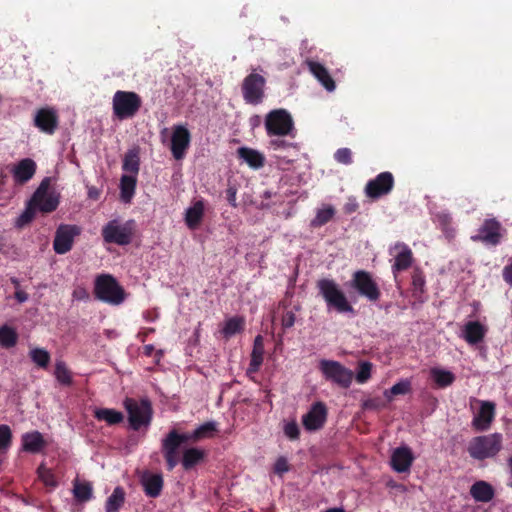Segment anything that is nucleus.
Masks as SVG:
<instances>
[{
	"instance_id": "nucleus-19",
	"label": "nucleus",
	"mask_w": 512,
	"mask_h": 512,
	"mask_svg": "<svg viewBox=\"0 0 512 512\" xmlns=\"http://www.w3.org/2000/svg\"><path fill=\"white\" fill-rule=\"evenodd\" d=\"M36 169V162L31 158L20 160L11 171L14 182L18 185L27 183L35 175Z\"/></svg>"
},
{
	"instance_id": "nucleus-54",
	"label": "nucleus",
	"mask_w": 512,
	"mask_h": 512,
	"mask_svg": "<svg viewBox=\"0 0 512 512\" xmlns=\"http://www.w3.org/2000/svg\"><path fill=\"white\" fill-rule=\"evenodd\" d=\"M295 313L293 311H287L282 316L281 324L283 329L291 328L295 323Z\"/></svg>"
},
{
	"instance_id": "nucleus-13",
	"label": "nucleus",
	"mask_w": 512,
	"mask_h": 512,
	"mask_svg": "<svg viewBox=\"0 0 512 512\" xmlns=\"http://www.w3.org/2000/svg\"><path fill=\"white\" fill-rule=\"evenodd\" d=\"M33 124L40 132L53 135L59 126L58 113L52 107L40 108L34 115Z\"/></svg>"
},
{
	"instance_id": "nucleus-12",
	"label": "nucleus",
	"mask_w": 512,
	"mask_h": 512,
	"mask_svg": "<svg viewBox=\"0 0 512 512\" xmlns=\"http://www.w3.org/2000/svg\"><path fill=\"white\" fill-rule=\"evenodd\" d=\"M390 254L394 256V263L392 265V272L396 282L400 285V273L406 271L412 266L413 252L409 246L403 242H397L391 248Z\"/></svg>"
},
{
	"instance_id": "nucleus-45",
	"label": "nucleus",
	"mask_w": 512,
	"mask_h": 512,
	"mask_svg": "<svg viewBox=\"0 0 512 512\" xmlns=\"http://www.w3.org/2000/svg\"><path fill=\"white\" fill-rule=\"evenodd\" d=\"M39 479L44 483L46 487L56 488L58 482L56 477L51 469L44 467L43 465L39 466L37 469Z\"/></svg>"
},
{
	"instance_id": "nucleus-48",
	"label": "nucleus",
	"mask_w": 512,
	"mask_h": 512,
	"mask_svg": "<svg viewBox=\"0 0 512 512\" xmlns=\"http://www.w3.org/2000/svg\"><path fill=\"white\" fill-rule=\"evenodd\" d=\"M12 442V432L8 425H0V452L10 447Z\"/></svg>"
},
{
	"instance_id": "nucleus-25",
	"label": "nucleus",
	"mask_w": 512,
	"mask_h": 512,
	"mask_svg": "<svg viewBox=\"0 0 512 512\" xmlns=\"http://www.w3.org/2000/svg\"><path fill=\"white\" fill-rule=\"evenodd\" d=\"M21 440L23 450L29 453H39L46 446V441L38 431L23 434Z\"/></svg>"
},
{
	"instance_id": "nucleus-4",
	"label": "nucleus",
	"mask_w": 512,
	"mask_h": 512,
	"mask_svg": "<svg viewBox=\"0 0 512 512\" xmlns=\"http://www.w3.org/2000/svg\"><path fill=\"white\" fill-rule=\"evenodd\" d=\"M123 405L128 413V422L131 429L138 431L143 426L150 425L153 410L149 399L144 398L137 401L133 398H126Z\"/></svg>"
},
{
	"instance_id": "nucleus-23",
	"label": "nucleus",
	"mask_w": 512,
	"mask_h": 512,
	"mask_svg": "<svg viewBox=\"0 0 512 512\" xmlns=\"http://www.w3.org/2000/svg\"><path fill=\"white\" fill-rule=\"evenodd\" d=\"M470 495L475 501L486 503L494 498L495 490L490 483L479 480L470 487Z\"/></svg>"
},
{
	"instance_id": "nucleus-8",
	"label": "nucleus",
	"mask_w": 512,
	"mask_h": 512,
	"mask_svg": "<svg viewBox=\"0 0 512 512\" xmlns=\"http://www.w3.org/2000/svg\"><path fill=\"white\" fill-rule=\"evenodd\" d=\"M506 233V229L496 218H486L479 227L478 233L471 239L474 242L496 247L502 242Z\"/></svg>"
},
{
	"instance_id": "nucleus-34",
	"label": "nucleus",
	"mask_w": 512,
	"mask_h": 512,
	"mask_svg": "<svg viewBox=\"0 0 512 512\" xmlns=\"http://www.w3.org/2000/svg\"><path fill=\"white\" fill-rule=\"evenodd\" d=\"M122 169L125 172L130 173L132 176H136L140 169V156L139 148L129 149L123 159Z\"/></svg>"
},
{
	"instance_id": "nucleus-39",
	"label": "nucleus",
	"mask_w": 512,
	"mask_h": 512,
	"mask_svg": "<svg viewBox=\"0 0 512 512\" xmlns=\"http://www.w3.org/2000/svg\"><path fill=\"white\" fill-rule=\"evenodd\" d=\"M18 334L12 327L4 325L0 327V345L4 348H12L17 344Z\"/></svg>"
},
{
	"instance_id": "nucleus-16",
	"label": "nucleus",
	"mask_w": 512,
	"mask_h": 512,
	"mask_svg": "<svg viewBox=\"0 0 512 512\" xmlns=\"http://www.w3.org/2000/svg\"><path fill=\"white\" fill-rule=\"evenodd\" d=\"M191 141L189 130L183 125H175L171 136L170 149L173 157L180 160L184 157Z\"/></svg>"
},
{
	"instance_id": "nucleus-3",
	"label": "nucleus",
	"mask_w": 512,
	"mask_h": 512,
	"mask_svg": "<svg viewBox=\"0 0 512 512\" xmlns=\"http://www.w3.org/2000/svg\"><path fill=\"white\" fill-rule=\"evenodd\" d=\"M141 106V97L133 91L118 90L112 99L113 114L119 120L133 118Z\"/></svg>"
},
{
	"instance_id": "nucleus-61",
	"label": "nucleus",
	"mask_w": 512,
	"mask_h": 512,
	"mask_svg": "<svg viewBox=\"0 0 512 512\" xmlns=\"http://www.w3.org/2000/svg\"><path fill=\"white\" fill-rule=\"evenodd\" d=\"M15 298L19 303H23L28 299V294L26 293L25 290H16Z\"/></svg>"
},
{
	"instance_id": "nucleus-7",
	"label": "nucleus",
	"mask_w": 512,
	"mask_h": 512,
	"mask_svg": "<svg viewBox=\"0 0 512 512\" xmlns=\"http://www.w3.org/2000/svg\"><path fill=\"white\" fill-rule=\"evenodd\" d=\"M265 129L268 136H287L294 130V122L287 110L275 109L266 115Z\"/></svg>"
},
{
	"instance_id": "nucleus-58",
	"label": "nucleus",
	"mask_w": 512,
	"mask_h": 512,
	"mask_svg": "<svg viewBox=\"0 0 512 512\" xmlns=\"http://www.w3.org/2000/svg\"><path fill=\"white\" fill-rule=\"evenodd\" d=\"M236 195H237V188L235 186L229 185L226 189V199L229 202V204L233 207H236Z\"/></svg>"
},
{
	"instance_id": "nucleus-5",
	"label": "nucleus",
	"mask_w": 512,
	"mask_h": 512,
	"mask_svg": "<svg viewBox=\"0 0 512 512\" xmlns=\"http://www.w3.org/2000/svg\"><path fill=\"white\" fill-rule=\"evenodd\" d=\"M266 79L253 69L242 81L241 92L245 103L259 105L265 98Z\"/></svg>"
},
{
	"instance_id": "nucleus-57",
	"label": "nucleus",
	"mask_w": 512,
	"mask_h": 512,
	"mask_svg": "<svg viewBox=\"0 0 512 512\" xmlns=\"http://www.w3.org/2000/svg\"><path fill=\"white\" fill-rule=\"evenodd\" d=\"M170 432H174V434L178 437V441H179L180 445H182L184 443H188V442H197V440L194 439V437H192V432L191 433H179L176 429H172V430H170Z\"/></svg>"
},
{
	"instance_id": "nucleus-1",
	"label": "nucleus",
	"mask_w": 512,
	"mask_h": 512,
	"mask_svg": "<svg viewBox=\"0 0 512 512\" xmlns=\"http://www.w3.org/2000/svg\"><path fill=\"white\" fill-rule=\"evenodd\" d=\"M503 446V436L500 433L473 437L467 447L471 458L483 461L495 458Z\"/></svg>"
},
{
	"instance_id": "nucleus-53",
	"label": "nucleus",
	"mask_w": 512,
	"mask_h": 512,
	"mask_svg": "<svg viewBox=\"0 0 512 512\" xmlns=\"http://www.w3.org/2000/svg\"><path fill=\"white\" fill-rule=\"evenodd\" d=\"M289 471V464L285 457H279L274 464V472L278 475H282Z\"/></svg>"
},
{
	"instance_id": "nucleus-17",
	"label": "nucleus",
	"mask_w": 512,
	"mask_h": 512,
	"mask_svg": "<svg viewBox=\"0 0 512 512\" xmlns=\"http://www.w3.org/2000/svg\"><path fill=\"white\" fill-rule=\"evenodd\" d=\"M495 417V404L490 401H481L479 411L472 420V426L476 431H486Z\"/></svg>"
},
{
	"instance_id": "nucleus-36",
	"label": "nucleus",
	"mask_w": 512,
	"mask_h": 512,
	"mask_svg": "<svg viewBox=\"0 0 512 512\" xmlns=\"http://www.w3.org/2000/svg\"><path fill=\"white\" fill-rule=\"evenodd\" d=\"M137 179L136 176L123 175L120 179V195L125 203H129L135 193Z\"/></svg>"
},
{
	"instance_id": "nucleus-40",
	"label": "nucleus",
	"mask_w": 512,
	"mask_h": 512,
	"mask_svg": "<svg viewBox=\"0 0 512 512\" xmlns=\"http://www.w3.org/2000/svg\"><path fill=\"white\" fill-rule=\"evenodd\" d=\"M33 363L42 369H46L50 363V353L44 348H33L29 352Z\"/></svg>"
},
{
	"instance_id": "nucleus-22",
	"label": "nucleus",
	"mask_w": 512,
	"mask_h": 512,
	"mask_svg": "<svg viewBox=\"0 0 512 512\" xmlns=\"http://www.w3.org/2000/svg\"><path fill=\"white\" fill-rule=\"evenodd\" d=\"M307 65L310 72L327 91L331 92L335 90V82L324 65L316 61H308Z\"/></svg>"
},
{
	"instance_id": "nucleus-27",
	"label": "nucleus",
	"mask_w": 512,
	"mask_h": 512,
	"mask_svg": "<svg viewBox=\"0 0 512 512\" xmlns=\"http://www.w3.org/2000/svg\"><path fill=\"white\" fill-rule=\"evenodd\" d=\"M237 155L253 169H259L264 166V155L255 149L240 147L237 150Z\"/></svg>"
},
{
	"instance_id": "nucleus-24",
	"label": "nucleus",
	"mask_w": 512,
	"mask_h": 512,
	"mask_svg": "<svg viewBox=\"0 0 512 512\" xmlns=\"http://www.w3.org/2000/svg\"><path fill=\"white\" fill-rule=\"evenodd\" d=\"M486 329L478 321H469L463 329V338L468 344L475 345L483 340Z\"/></svg>"
},
{
	"instance_id": "nucleus-9",
	"label": "nucleus",
	"mask_w": 512,
	"mask_h": 512,
	"mask_svg": "<svg viewBox=\"0 0 512 512\" xmlns=\"http://www.w3.org/2000/svg\"><path fill=\"white\" fill-rule=\"evenodd\" d=\"M50 184L51 179L44 178L30 198L36 209L44 214L55 211L59 205V196L55 191L50 190Z\"/></svg>"
},
{
	"instance_id": "nucleus-47",
	"label": "nucleus",
	"mask_w": 512,
	"mask_h": 512,
	"mask_svg": "<svg viewBox=\"0 0 512 512\" xmlns=\"http://www.w3.org/2000/svg\"><path fill=\"white\" fill-rule=\"evenodd\" d=\"M372 364L368 361H362L358 365L356 381L360 384L366 383L371 377Z\"/></svg>"
},
{
	"instance_id": "nucleus-28",
	"label": "nucleus",
	"mask_w": 512,
	"mask_h": 512,
	"mask_svg": "<svg viewBox=\"0 0 512 512\" xmlns=\"http://www.w3.org/2000/svg\"><path fill=\"white\" fill-rule=\"evenodd\" d=\"M204 458V450L196 447L187 448L183 451L181 464L183 469L188 471L193 469L199 463H201L204 460Z\"/></svg>"
},
{
	"instance_id": "nucleus-56",
	"label": "nucleus",
	"mask_w": 512,
	"mask_h": 512,
	"mask_svg": "<svg viewBox=\"0 0 512 512\" xmlns=\"http://www.w3.org/2000/svg\"><path fill=\"white\" fill-rule=\"evenodd\" d=\"M385 406L384 402L380 398L368 399L364 402L363 407L365 409L379 410Z\"/></svg>"
},
{
	"instance_id": "nucleus-32",
	"label": "nucleus",
	"mask_w": 512,
	"mask_h": 512,
	"mask_svg": "<svg viewBox=\"0 0 512 512\" xmlns=\"http://www.w3.org/2000/svg\"><path fill=\"white\" fill-rule=\"evenodd\" d=\"M94 417L108 425H117L124 420L123 413L112 408H98L94 411Z\"/></svg>"
},
{
	"instance_id": "nucleus-10",
	"label": "nucleus",
	"mask_w": 512,
	"mask_h": 512,
	"mask_svg": "<svg viewBox=\"0 0 512 512\" xmlns=\"http://www.w3.org/2000/svg\"><path fill=\"white\" fill-rule=\"evenodd\" d=\"M394 185L393 174L388 171L381 172L366 183L364 193L368 198L377 200L388 195L393 190Z\"/></svg>"
},
{
	"instance_id": "nucleus-33",
	"label": "nucleus",
	"mask_w": 512,
	"mask_h": 512,
	"mask_svg": "<svg viewBox=\"0 0 512 512\" xmlns=\"http://www.w3.org/2000/svg\"><path fill=\"white\" fill-rule=\"evenodd\" d=\"M336 214V209L332 205H323L317 209L315 217L310 221L311 228H319L330 222Z\"/></svg>"
},
{
	"instance_id": "nucleus-20",
	"label": "nucleus",
	"mask_w": 512,
	"mask_h": 512,
	"mask_svg": "<svg viewBox=\"0 0 512 512\" xmlns=\"http://www.w3.org/2000/svg\"><path fill=\"white\" fill-rule=\"evenodd\" d=\"M413 461L414 456L411 449L407 446H401L393 451L390 464L394 471L404 473L410 470Z\"/></svg>"
},
{
	"instance_id": "nucleus-55",
	"label": "nucleus",
	"mask_w": 512,
	"mask_h": 512,
	"mask_svg": "<svg viewBox=\"0 0 512 512\" xmlns=\"http://www.w3.org/2000/svg\"><path fill=\"white\" fill-rule=\"evenodd\" d=\"M359 209V204L355 197H349L347 202L343 206V211L345 214H352Z\"/></svg>"
},
{
	"instance_id": "nucleus-63",
	"label": "nucleus",
	"mask_w": 512,
	"mask_h": 512,
	"mask_svg": "<svg viewBox=\"0 0 512 512\" xmlns=\"http://www.w3.org/2000/svg\"><path fill=\"white\" fill-rule=\"evenodd\" d=\"M271 146L274 148V149H280V148H284L287 146V143L286 141L284 140H280V139H275V140H272L270 142Z\"/></svg>"
},
{
	"instance_id": "nucleus-31",
	"label": "nucleus",
	"mask_w": 512,
	"mask_h": 512,
	"mask_svg": "<svg viewBox=\"0 0 512 512\" xmlns=\"http://www.w3.org/2000/svg\"><path fill=\"white\" fill-rule=\"evenodd\" d=\"M93 292L96 300L112 305H119L126 298L125 290H93Z\"/></svg>"
},
{
	"instance_id": "nucleus-49",
	"label": "nucleus",
	"mask_w": 512,
	"mask_h": 512,
	"mask_svg": "<svg viewBox=\"0 0 512 512\" xmlns=\"http://www.w3.org/2000/svg\"><path fill=\"white\" fill-rule=\"evenodd\" d=\"M334 159L338 163L350 165L353 162L352 151L349 148H340L334 153Z\"/></svg>"
},
{
	"instance_id": "nucleus-46",
	"label": "nucleus",
	"mask_w": 512,
	"mask_h": 512,
	"mask_svg": "<svg viewBox=\"0 0 512 512\" xmlns=\"http://www.w3.org/2000/svg\"><path fill=\"white\" fill-rule=\"evenodd\" d=\"M94 288H122L110 274H100L96 277Z\"/></svg>"
},
{
	"instance_id": "nucleus-6",
	"label": "nucleus",
	"mask_w": 512,
	"mask_h": 512,
	"mask_svg": "<svg viewBox=\"0 0 512 512\" xmlns=\"http://www.w3.org/2000/svg\"><path fill=\"white\" fill-rule=\"evenodd\" d=\"M319 370L327 381L345 389L350 387L354 378L353 371L335 360H321Z\"/></svg>"
},
{
	"instance_id": "nucleus-29",
	"label": "nucleus",
	"mask_w": 512,
	"mask_h": 512,
	"mask_svg": "<svg viewBox=\"0 0 512 512\" xmlns=\"http://www.w3.org/2000/svg\"><path fill=\"white\" fill-rule=\"evenodd\" d=\"M204 216V203L203 201H196L191 207L186 210L185 222L188 228L196 229L202 221Z\"/></svg>"
},
{
	"instance_id": "nucleus-59",
	"label": "nucleus",
	"mask_w": 512,
	"mask_h": 512,
	"mask_svg": "<svg viewBox=\"0 0 512 512\" xmlns=\"http://www.w3.org/2000/svg\"><path fill=\"white\" fill-rule=\"evenodd\" d=\"M361 294L365 295L369 300L375 301L380 297V290H358Z\"/></svg>"
},
{
	"instance_id": "nucleus-62",
	"label": "nucleus",
	"mask_w": 512,
	"mask_h": 512,
	"mask_svg": "<svg viewBox=\"0 0 512 512\" xmlns=\"http://www.w3.org/2000/svg\"><path fill=\"white\" fill-rule=\"evenodd\" d=\"M318 288H321V289H324V288H337V286L335 285V283L333 281L324 279V280H321L318 283Z\"/></svg>"
},
{
	"instance_id": "nucleus-44",
	"label": "nucleus",
	"mask_w": 512,
	"mask_h": 512,
	"mask_svg": "<svg viewBox=\"0 0 512 512\" xmlns=\"http://www.w3.org/2000/svg\"><path fill=\"white\" fill-rule=\"evenodd\" d=\"M217 431L216 424L214 422H206L200 425L192 432V437L197 441L204 438H211L214 432Z\"/></svg>"
},
{
	"instance_id": "nucleus-38",
	"label": "nucleus",
	"mask_w": 512,
	"mask_h": 512,
	"mask_svg": "<svg viewBox=\"0 0 512 512\" xmlns=\"http://www.w3.org/2000/svg\"><path fill=\"white\" fill-rule=\"evenodd\" d=\"M73 494L77 501L87 502L92 499L93 487L90 482H87V481L80 482V481L76 480L74 482Z\"/></svg>"
},
{
	"instance_id": "nucleus-21",
	"label": "nucleus",
	"mask_w": 512,
	"mask_h": 512,
	"mask_svg": "<svg viewBox=\"0 0 512 512\" xmlns=\"http://www.w3.org/2000/svg\"><path fill=\"white\" fill-rule=\"evenodd\" d=\"M143 490L148 497L157 498L163 489V477L161 474L144 473L141 477Z\"/></svg>"
},
{
	"instance_id": "nucleus-50",
	"label": "nucleus",
	"mask_w": 512,
	"mask_h": 512,
	"mask_svg": "<svg viewBox=\"0 0 512 512\" xmlns=\"http://www.w3.org/2000/svg\"><path fill=\"white\" fill-rule=\"evenodd\" d=\"M284 434L290 440H298L300 437V429L295 420H292L284 425Z\"/></svg>"
},
{
	"instance_id": "nucleus-43",
	"label": "nucleus",
	"mask_w": 512,
	"mask_h": 512,
	"mask_svg": "<svg viewBox=\"0 0 512 512\" xmlns=\"http://www.w3.org/2000/svg\"><path fill=\"white\" fill-rule=\"evenodd\" d=\"M38 210L35 207V204L29 200L26 204L24 211L20 214V216L16 220V225L18 227H24L35 218L36 212Z\"/></svg>"
},
{
	"instance_id": "nucleus-2",
	"label": "nucleus",
	"mask_w": 512,
	"mask_h": 512,
	"mask_svg": "<svg viewBox=\"0 0 512 512\" xmlns=\"http://www.w3.org/2000/svg\"><path fill=\"white\" fill-rule=\"evenodd\" d=\"M135 231L136 223L134 220L121 223L119 220L113 219L102 228L101 234L106 243L125 246L132 242Z\"/></svg>"
},
{
	"instance_id": "nucleus-64",
	"label": "nucleus",
	"mask_w": 512,
	"mask_h": 512,
	"mask_svg": "<svg viewBox=\"0 0 512 512\" xmlns=\"http://www.w3.org/2000/svg\"><path fill=\"white\" fill-rule=\"evenodd\" d=\"M507 465L509 467V471H510V483L508 484V486L510 488H512V456L508 458L507 460Z\"/></svg>"
},
{
	"instance_id": "nucleus-11",
	"label": "nucleus",
	"mask_w": 512,
	"mask_h": 512,
	"mask_svg": "<svg viewBox=\"0 0 512 512\" xmlns=\"http://www.w3.org/2000/svg\"><path fill=\"white\" fill-rule=\"evenodd\" d=\"M82 232L81 227L72 224H60L55 232L53 249L57 254H66L74 243V239Z\"/></svg>"
},
{
	"instance_id": "nucleus-35",
	"label": "nucleus",
	"mask_w": 512,
	"mask_h": 512,
	"mask_svg": "<svg viewBox=\"0 0 512 512\" xmlns=\"http://www.w3.org/2000/svg\"><path fill=\"white\" fill-rule=\"evenodd\" d=\"M125 491L117 486L105 502V512H118L125 503Z\"/></svg>"
},
{
	"instance_id": "nucleus-18",
	"label": "nucleus",
	"mask_w": 512,
	"mask_h": 512,
	"mask_svg": "<svg viewBox=\"0 0 512 512\" xmlns=\"http://www.w3.org/2000/svg\"><path fill=\"white\" fill-rule=\"evenodd\" d=\"M321 293L329 308L336 310L338 313H355L342 290H321Z\"/></svg>"
},
{
	"instance_id": "nucleus-52",
	"label": "nucleus",
	"mask_w": 512,
	"mask_h": 512,
	"mask_svg": "<svg viewBox=\"0 0 512 512\" xmlns=\"http://www.w3.org/2000/svg\"><path fill=\"white\" fill-rule=\"evenodd\" d=\"M411 283L413 288H423L425 285V276L419 268H414L411 274Z\"/></svg>"
},
{
	"instance_id": "nucleus-26",
	"label": "nucleus",
	"mask_w": 512,
	"mask_h": 512,
	"mask_svg": "<svg viewBox=\"0 0 512 512\" xmlns=\"http://www.w3.org/2000/svg\"><path fill=\"white\" fill-rule=\"evenodd\" d=\"M264 356V342L261 335H257L254 339L253 349L251 353L250 363L247 369V373H256L259 371Z\"/></svg>"
},
{
	"instance_id": "nucleus-60",
	"label": "nucleus",
	"mask_w": 512,
	"mask_h": 512,
	"mask_svg": "<svg viewBox=\"0 0 512 512\" xmlns=\"http://www.w3.org/2000/svg\"><path fill=\"white\" fill-rule=\"evenodd\" d=\"M73 299L83 301L89 298L88 290H73Z\"/></svg>"
},
{
	"instance_id": "nucleus-14",
	"label": "nucleus",
	"mask_w": 512,
	"mask_h": 512,
	"mask_svg": "<svg viewBox=\"0 0 512 512\" xmlns=\"http://www.w3.org/2000/svg\"><path fill=\"white\" fill-rule=\"evenodd\" d=\"M328 410L325 403L318 401L311 405L309 411L303 415L302 423L307 431L320 430L326 423Z\"/></svg>"
},
{
	"instance_id": "nucleus-15",
	"label": "nucleus",
	"mask_w": 512,
	"mask_h": 512,
	"mask_svg": "<svg viewBox=\"0 0 512 512\" xmlns=\"http://www.w3.org/2000/svg\"><path fill=\"white\" fill-rule=\"evenodd\" d=\"M178 437L170 432L161 441V451L168 471H172L180 462V449Z\"/></svg>"
},
{
	"instance_id": "nucleus-42",
	"label": "nucleus",
	"mask_w": 512,
	"mask_h": 512,
	"mask_svg": "<svg viewBox=\"0 0 512 512\" xmlns=\"http://www.w3.org/2000/svg\"><path fill=\"white\" fill-rule=\"evenodd\" d=\"M55 377L63 385L72 384V375L65 362L57 361L55 365Z\"/></svg>"
},
{
	"instance_id": "nucleus-51",
	"label": "nucleus",
	"mask_w": 512,
	"mask_h": 512,
	"mask_svg": "<svg viewBox=\"0 0 512 512\" xmlns=\"http://www.w3.org/2000/svg\"><path fill=\"white\" fill-rule=\"evenodd\" d=\"M411 391V382L408 379L401 380L390 388L392 395H405Z\"/></svg>"
},
{
	"instance_id": "nucleus-37",
	"label": "nucleus",
	"mask_w": 512,
	"mask_h": 512,
	"mask_svg": "<svg viewBox=\"0 0 512 512\" xmlns=\"http://www.w3.org/2000/svg\"><path fill=\"white\" fill-rule=\"evenodd\" d=\"M245 321L242 317H231L225 321L221 330L223 336L227 339L244 330Z\"/></svg>"
},
{
	"instance_id": "nucleus-41",
	"label": "nucleus",
	"mask_w": 512,
	"mask_h": 512,
	"mask_svg": "<svg viewBox=\"0 0 512 512\" xmlns=\"http://www.w3.org/2000/svg\"><path fill=\"white\" fill-rule=\"evenodd\" d=\"M352 288H377L376 283L373 281L370 273L359 270L353 275Z\"/></svg>"
},
{
	"instance_id": "nucleus-30",
	"label": "nucleus",
	"mask_w": 512,
	"mask_h": 512,
	"mask_svg": "<svg viewBox=\"0 0 512 512\" xmlns=\"http://www.w3.org/2000/svg\"><path fill=\"white\" fill-rule=\"evenodd\" d=\"M430 376H431L432 380L434 381L435 386L437 388L449 387L454 383V381L456 379V376L454 373H452L449 370H445V369L438 368V367H434V368L430 369Z\"/></svg>"
}]
</instances>
